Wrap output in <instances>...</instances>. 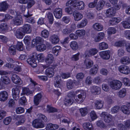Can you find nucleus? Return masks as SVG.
<instances>
[{
    "mask_svg": "<svg viewBox=\"0 0 130 130\" xmlns=\"http://www.w3.org/2000/svg\"><path fill=\"white\" fill-rule=\"evenodd\" d=\"M76 94H78L77 97L78 99H75L76 102L78 103H82L86 97V93L85 92L82 90H78L76 91Z\"/></svg>",
    "mask_w": 130,
    "mask_h": 130,
    "instance_id": "obj_1",
    "label": "nucleus"
},
{
    "mask_svg": "<svg viewBox=\"0 0 130 130\" xmlns=\"http://www.w3.org/2000/svg\"><path fill=\"white\" fill-rule=\"evenodd\" d=\"M37 60L36 54L34 53L32 54L27 59V61L32 67L35 68L37 66Z\"/></svg>",
    "mask_w": 130,
    "mask_h": 130,
    "instance_id": "obj_2",
    "label": "nucleus"
},
{
    "mask_svg": "<svg viewBox=\"0 0 130 130\" xmlns=\"http://www.w3.org/2000/svg\"><path fill=\"white\" fill-rule=\"evenodd\" d=\"M108 84L111 88L115 90L119 89L122 85L121 82L115 80H113L109 82Z\"/></svg>",
    "mask_w": 130,
    "mask_h": 130,
    "instance_id": "obj_3",
    "label": "nucleus"
},
{
    "mask_svg": "<svg viewBox=\"0 0 130 130\" xmlns=\"http://www.w3.org/2000/svg\"><path fill=\"white\" fill-rule=\"evenodd\" d=\"M100 116L103 118L104 121L107 123H109L112 120L113 117L110 114H108L106 112H103Z\"/></svg>",
    "mask_w": 130,
    "mask_h": 130,
    "instance_id": "obj_4",
    "label": "nucleus"
},
{
    "mask_svg": "<svg viewBox=\"0 0 130 130\" xmlns=\"http://www.w3.org/2000/svg\"><path fill=\"white\" fill-rule=\"evenodd\" d=\"M110 51L106 50L101 52L99 53V55L104 60H108L110 57Z\"/></svg>",
    "mask_w": 130,
    "mask_h": 130,
    "instance_id": "obj_5",
    "label": "nucleus"
},
{
    "mask_svg": "<svg viewBox=\"0 0 130 130\" xmlns=\"http://www.w3.org/2000/svg\"><path fill=\"white\" fill-rule=\"evenodd\" d=\"M33 126L37 128H42L44 127V124L40 120H35L32 122Z\"/></svg>",
    "mask_w": 130,
    "mask_h": 130,
    "instance_id": "obj_6",
    "label": "nucleus"
},
{
    "mask_svg": "<svg viewBox=\"0 0 130 130\" xmlns=\"http://www.w3.org/2000/svg\"><path fill=\"white\" fill-rule=\"evenodd\" d=\"M118 69L120 72L125 74H128L130 72V70L128 67L126 66H120L118 67Z\"/></svg>",
    "mask_w": 130,
    "mask_h": 130,
    "instance_id": "obj_7",
    "label": "nucleus"
},
{
    "mask_svg": "<svg viewBox=\"0 0 130 130\" xmlns=\"http://www.w3.org/2000/svg\"><path fill=\"white\" fill-rule=\"evenodd\" d=\"M53 13L55 17L57 19L61 18L62 14V10L60 8H55L53 11Z\"/></svg>",
    "mask_w": 130,
    "mask_h": 130,
    "instance_id": "obj_8",
    "label": "nucleus"
},
{
    "mask_svg": "<svg viewBox=\"0 0 130 130\" xmlns=\"http://www.w3.org/2000/svg\"><path fill=\"white\" fill-rule=\"evenodd\" d=\"M9 5L6 1L0 3V11L5 12L9 8Z\"/></svg>",
    "mask_w": 130,
    "mask_h": 130,
    "instance_id": "obj_9",
    "label": "nucleus"
},
{
    "mask_svg": "<svg viewBox=\"0 0 130 130\" xmlns=\"http://www.w3.org/2000/svg\"><path fill=\"white\" fill-rule=\"evenodd\" d=\"M54 60V58L53 55L48 54L46 56L45 61L46 64L49 66L53 62Z\"/></svg>",
    "mask_w": 130,
    "mask_h": 130,
    "instance_id": "obj_10",
    "label": "nucleus"
},
{
    "mask_svg": "<svg viewBox=\"0 0 130 130\" xmlns=\"http://www.w3.org/2000/svg\"><path fill=\"white\" fill-rule=\"evenodd\" d=\"M13 23L15 25H19L23 23L22 19L20 15H18L13 19Z\"/></svg>",
    "mask_w": 130,
    "mask_h": 130,
    "instance_id": "obj_11",
    "label": "nucleus"
},
{
    "mask_svg": "<svg viewBox=\"0 0 130 130\" xmlns=\"http://www.w3.org/2000/svg\"><path fill=\"white\" fill-rule=\"evenodd\" d=\"M32 15V14L30 13L29 11H27L26 12L24 13V16L26 18H28L27 20V22L31 24H33L35 23V21L33 18L30 17Z\"/></svg>",
    "mask_w": 130,
    "mask_h": 130,
    "instance_id": "obj_12",
    "label": "nucleus"
},
{
    "mask_svg": "<svg viewBox=\"0 0 130 130\" xmlns=\"http://www.w3.org/2000/svg\"><path fill=\"white\" fill-rule=\"evenodd\" d=\"M22 30L24 33L27 34L30 33L32 31L31 28L30 26L28 24H25L21 27Z\"/></svg>",
    "mask_w": 130,
    "mask_h": 130,
    "instance_id": "obj_13",
    "label": "nucleus"
},
{
    "mask_svg": "<svg viewBox=\"0 0 130 130\" xmlns=\"http://www.w3.org/2000/svg\"><path fill=\"white\" fill-rule=\"evenodd\" d=\"M11 79L13 82L15 84L21 85L22 81L19 77L16 74H13L11 77Z\"/></svg>",
    "mask_w": 130,
    "mask_h": 130,
    "instance_id": "obj_14",
    "label": "nucleus"
},
{
    "mask_svg": "<svg viewBox=\"0 0 130 130\" xmlns=\"http://www.w3.org/2000/svg\"><path fill=\"white\" fill-rule=\"evenodd\" d=\"M116 12L115 9L113 8H110L106 10V14L107 17L110 18L114 16Z\"/></svg>",
    "mask_w": 130,
    "mask_h": 130,
    "instance_id": "obj_15",
    "label": "nucleus"
},
{
    "mask_svg": "<svg viewBox=\"0 0 130 130\" xmlns=\"http://www.w3.org/2000/svg\"><path fill=\"white\" fill-rule=\"evenodd\" d=\"M16 37L19 39H22L24 35V33L20 28L18 29L14 32Z\"/></svg>",
    "mask_w": 130,
    "mask_h": 130,
    "instance_id": "obj_16",
    "label": "nucleus"
},
{
    "mask_svg": "<svg viewBox=\"0 0 130 130\" xmlns=\"http://www.w3.org/2000/svg\"><path fill=\"white\" fill-rule=\"evenodd\" d=\"M8 93L5 91L0 92V101L4 102L6 100L8 97Z\"/></svg>",
    "mask_w": 130,
    "mask_h": 130,
    "instance_id": "obj_17",
    "label": "nucleus"
},
{
    "mask_svg": "<svg viewBox=\"0 0 130 130\" xmlns=\"http://www.w3.org/2000/svg\"><path fill=\"white\" fill-rule=\"evenodd\" d=\"M45 74L49 77H52L54 74V69L52 67L47 68L45 71Z\"/></svg>",
    "mask_w": 130,
    "mask_h": 130,
    "instance_id": "obj_18",
    "label": "nucleus"
},
{
    "mask_svg": "<svg viewBox=\"0 0 130 130\" xmlns=\"http://www.w3.org/2000/svg\"><path fill=\"white\" fill-rule=\"evenodd\" d=\"M59 38L56 35H53L50 37V40L53 44H56L59 41Z\"/></svg>",
    "mask_w": 130,
    "mask_h": 130,
    "instance_id": "obj_19",
    "label": "nucleus"
},
{
    "mask_svg": "<svg viewBox=\"0 0 130 130\" xmlns=\"http://www.w3.org/2000/svg\"><path fill=\"white\" fill-rule=\"evenodd\" d=\"M73 15L75 21L80 20L83 18V15L80 13L75 11L73 12Z\"/></svg>",
    "mask_w": 130,
    "mask_h": 130,
    "instance_id": "obj_20",
    "label": "nucleus"
},
{
    "mask_svg": "<svg viewBox=\"0 0 130 130\" xmlns=\"http://www.w3.org/2000/svg\"><path fill=\"white\" fill-rule=\"evenodd\" d=\"M43 40L41 37H37L35 38L32 41V44L35 45L38 44H40L43 42Z\"/></svg>",
    "mask_w": 130,
    "mask_h": 130,
    "instance_id": "obj_21",
    "label": "nucleus"
},
{
    "mask_svg": "<svg viewBox=\"0 0 130 130\" xmlns=\"http://www.w3.org/2000/svg\"><path fill=\"white\" fill-rule=\"evenodd\" d=\"M95 106L97 109H100L103 106V102L101 100H97L94 102Z\"/></svg>",
    "mask_w": 130,
    "mask_h": 130,
    "instance_id": "obj_22",
    "label": "nucleus"
},
{
    "mask_svg": "<svg viewBox=\"0 0 130 130\" xmlns=\"http://www.w3.org/2000/svg\"><path fill=\"white\" fill-rule=\"evenodd\" d=\"M1 80L4 84L6 85L10 84L11 82V81L9 77L6 76H2Z\"/></svg>",
    "mask_w": 130,
    "mask_h": 130,
    "instance_id": "obj_23",
    "label": "nucleus"
},
{
    "mask_svg": "<svg viewBox=\"0 0 130 130\" xmlns=\"http://www.w3.org/2000/svg\"><path fill=\"white\" fill-rule=\"evenodd\" d=\"M76 7H77L79 10H83L85 7L84 3L82 1L76 2V5H73V7H74L75 8Z\"/></svg>",
    "mask_w": 130,
    "mask_h": 130,
    "instance_id": "obj_24",
    "label": "nucleus"
},
{
    "mask_svg": "<svg viewBox=\"0 0 130 130\" xmlns=\"http://www.w3.org/2000/svg\"><path fill=\"white\" fill-rule=\"evenodd\" d=\"M75 81L74 80H72L71 79L68 80L67 83V88L69 89H72L74 86Z\"/></svg>",
    "mask_w": 130,
    "mask_h": 130,
    "instance_id": "obj_25",
    "label": "nucleus"
},
{
    "mask_svg": "<svg viewBox=\"0 0 130 130\" xmlns=\"http://www.w3.org/2000/svg\"><path fill=\"white\" fill-rule=\"evenodd\" d=\"M121 20L120 18H113L110 20L109 23L111 25H113L120 22Z\"/></svg>",
    "mask_w": 130,
    "mask_h": 130,
    "instance_id": "obj_26",
    "label": "nucleus"
},
{
    "mask_svg": "<svg viewBox=\"0 0 130 130\" xmlns=\"http://www.w3.org/2000/svg\"><path fill=\"white\" fill-rule=\"evenodd\" d=\"M84 62L87 69L90 68L92 67L93 64V61L89 59H86L85 60Z\"/></svg>",
    "mask_w": 130,
    "mask_h": 130,
    "instance_id": "obj_27",
    "label": "nucleus"
},
{
    "mask_svg": "<svg viewBox=\"0 0 130 130\" xmlns=\"http://www.w3.org/2000/svg\"><path fill=\"white\" fill-rule=\"evenodd\" d=\"M72 26H73V28L72 27L71 28H66L63 29L62 31L63 33L65 35H67L70 34L73 31L75 30V25H73Z\"/></svg>",
    "mask_w": 130,
    "mask_h": 130,
    "instance_id": "obj_28",
    "label": "nucleus"
},
{
    "mask_svg": "<svg viewBox=\"0 0 130 130\" xmlns=\"http://www.w3.org/2000/svg\"><path fill=\"white\" fill-rule=\"evenodd\" d=\"M93 27L94 29L99 31L102 30L103 28V26L99 23H96L93 24Z\"/></svg>",
    "mask_w": 130,
    "mask_h": 130,
    "instance_id": "obj_29",
    "label": "nucleus"
},
{
    "mask_svg": "<svg viewBox=\"0 0 130 130\" xmlns=\"http://www.w3.org/2000/svg\"><path fill=\"white\" fill-rule=\"evenodd\" d=\"M42 97V95L41 93L38 94L34 97V102L35 104L36 105L39 104V102L40 101Z\"/></svg>",
    "mask_w": 130,
    "mask_h": 130,
    "instance_id": "obj_30",
    "label": "nucleus"
},
{
    "mask_svg": "<svg viewBox=\"0 0 130 130\" xmlns=\"http://www.w3.org/2000/svg\"><path fill=\"white\" fill-rule=\"evenodd\" d=\"M87 23V21L86 19H83L80 23H79L77 25L78 28H83L85 26Z\"/></svg>",
    "mask_w": 130,
    "mask_h": 130,
    "instance_id": "obj_31",
    "label": "nucleus"
},
{
    "mask_svg": "<svg viewBox=\"0 0 130 130\" xmlns=\"http://www.w3.org/2000/svg\"><path fill=\"white\" fill-rule=\"evenodd\" d=\"M46 15L50 24H52L54 20V17L52 13L51 12H48L46 14Z\"/></svg>",
    "mask_w": 130,
    "mask_h": 130,
    "instance_id": "obj_32",
    "label": "nucleus"
},
{
    "mask_svg": "<svg viewBox=\"0 0 130 130\" xmlns=\"http://www.w3.org/2000/svg\"><path fill=\"white\" fill-rule=\"evenodd\" d=\"M121 62L124 64H129L130 63V59L128 56L123 57L121 59Z\"/></svg>",
    "mask_w": 130,
    "mask_h": 130,
    "instance_id": "obj_33",
    "label": "nucleus"
},
{
    "mask_svg": "<svg viewBox=\"0 0 130 130\" xmlns=\"http://www.w3.org/2000/svg\"><path fill=\"white\" fill-rule=\"evenodd\" d=\"M108 44L104 42H103L99 44V49L101 50H104L108 48Z\"/></svg>",
    "mask_w": 130,
    "mask_h": 130,
    "instance_id": "obj_34",
    "label": "nucleus"
},
{
    "mask_svg": "<svg viewBox=\"0 0 130 130\" xmlns=\"http://www.w3.org/2000/svg\"><path fill=\"white\" fill-rule=\"evenodd\" d=\"M105 2L103 0L100 1L98 3V4L96 6V8L98 10H101L104 6Z\"/></svg>",
    "mask_w": 130,
    "mask_h": 130,
    "instance_id": "obj_35",
    "label": "nucleus"
},
{
    "mask_svg": "<svg viewBox=\"0 0 130 130\" xmlns=\"http://www.w3.org/2000/svg\"><path fill=\"white\" fill-rule=\"evenodd\" d=\"M73 6V7H66L64 9V11L65 12L69 14H71L73 13L75 9Z\"/></svg>",
    "mask_w": 130,
    "mask_h": 130,
    "instance_id": "obj_36",
    "label": "nucleus"
},
{
    "mask_svg": "<svg viewBox=\"0 0 130 130\" xmlns=\"http://www.w3.org/2000/svg\"><path fill=\"white\" fill-rule=\"evenodd\" d=\"M97 65L94 66L90 70L89 74L91 75H94L97 73L98 68Z\"/></svg>",
    "mask_w": 130,
    "mask_h": 130,
    "instance_id": "obj_37",
    "label": "nucleus"
},
{
    "mask_svg": "<svg viewBox=\"0 0 130 130\" xmlns=\"http://www.w3.org/2000/svg\"><path fill=\"white\" fill-rule=\"evenodd\" d=\"M83 126L85 130H92L93 129L92 125L89 122L84 123Z\"/></svg>",
    "mask_w": 130,
    "mask_h": 130,
    "instance_id": "obj_38",
    "label": "nucleus"
},
{
    "mask_svg": "<svg viewBox=\"0 0 130 130\" xmlns=\"http://www.w3.org/2000/svg\"><path fill=\"white\" fill-rule=\"evenodd\" d=\"M125 43V40L118 41L115 43L114 45L117 47H121L124 46Z\"/></svg>",
    "mask_w": 130,
    "mask_h": 130,
    "instance_id": "obj_39",
    "label": "nucleus"
},
{
    "mask_svg": "<svg viewBox=\"0 0 130 130\" xmlns=\"http://www.w3.org/2000/svg\"><path fill=\"white\" fill-rule=\"evenodd\" d=\"M91 91L92 93H99L100 92L101 89L100 88L97 86H93L91 88Z\"/></svg>",
    "mask_w": 130,
    "mask_h": 130,
    "instance_id": "obj_40",
    "label": "nucleus"
},
{
    "mask_svg": "<svg viewBox=\"0 0 130 130\" xmlns=\"http://www.w3.org/2000/svg\"><path fill=\"white\" fill-rule=\"evenodd\" d=\"M19 121L16 122V124L17 125H19L24 123L25 120L24 116L23 115H21L19 118Z\"/></svg>",
    "mask_w": 130,
    "mask_h": 130,
    "instance_id": "obj_41",
    "label": "nucleus"
},
{
    "mask_svg": "<svg viewBox=\"0 0 130 130\" xmlns=\"http://www.w3.org/2000/svg\"><path fill=\"white\" fill-rule=\"evenodd\" d=\"M73 103V100L71 99H65L64 100V103L65 105L68 106L71 105Z\"/></svg>",
    "mask_w": 130,
    "mask_h": 130,
    "instance_id": "obj_42",
    "label": "nucleus"
},
{
    "mask_svg": "<svg viewBox=\"0 0 130 130\" xmlns=\"http://www.w3.org/2000/svg\"><path fill=\"white\" fill-rule=\"evenodd\" d=\"M9 54L11 55H15L16 52V50L15 47L14 46H11L9 48Z\"/></svg>",
    "mask_w": 130,
    "mask_h": 130,
    "instance_id": "obj_43",
    "label": "nucleus"
},
{
    "mask_svg": "<svg viewBox=\"0 0 130 130\" xmlns=\"http://www.w3.org/2000/svg\"><path fill=\"white\" fill-rule=\"evenodd\" d=\"M121 109L122 112L124 113L129 115L130 113V110L125 105H123L121 107Z\"/></svg>",
    "mask_w": 130,
    "mask_h": 130,
    "instance_id": "obj_44",
    "label": "nucleus"
},
{
    "mask_svg": "<svg viewBox=\"0 0 130 130\" xmlns=\"http://www.w3.org/2000/svg\"><path fill=\"white\" fill-rule=\"evenodd\" d=\"M86 31L84 30H78L76 31V34L77 36L80 37L84 36L86 34Z\"/></svg>",
    "mask_w": 130,
    "mask_h": 130,
    "instance_id": "obj_45",
    "label": "nucleus"
},
{
    "mask_svg": "<svg viewBox=\"0 0 130 130\" xmlns=\"http://www.w3.org/2000/svg\"><path fill=\"white\" fill-rule=\"evenodd\" d=\"M55 82L54 83V85L55 87L59 88V85L61 83V80L60 77L56 76L55 77Z\"/></svg>",
    "mask_w": 130,
    "mask_h": 130,
    "instance_id": "obj_46",
    "label": "nucleus"
},
{
    "mask_svg": "<svg viewBox=\"0 0 130 130\" xmlns=\"http://www.w3.org/2000/svg\"><path fill=\"white\" fill-rule=\"evenodd\" d=\"M70 46L73 50H75L78 48V46L76 42L75 41H72L70 43Z\"/></svg>",
    "mask_w": 130,
    "mask_h": 130,
    "instance_id": "obj_47",
    "label": "nucleus"
},
{
    "mask_svg": "<svg viewBox=\"0 0 130 130\" xmlns=\"http://www.w3.org/2000/svg\"><path fill=\"white\" fill-rule=\"evenodd\" d=\"M61 47L59 46H56L54 47L53 48V53L55 55L57 56L59 51L61 49Z\"/></svg>",
    "mask_w": 130,
    "mask_h": 130,
    "instance_id": "obj_48",
    "label": "nucleus"
},
{
    "mask_svg": "<svg viewBox=\"0 0 130 130\" xmlns=\"http://www.w3.org/2000/svg\"><path fill=\"white\" fill-rule=\"evenodd\" d=\"M49 32L46 30H44L42 31L41 34V36L45 38H47L49 36Z\"/></svg>",
    "mask_w": 130,
    "mask_h": 130,
    "instance_id": "obj_49",
    "label": "nucleus"
},
{
    "mask_svg": "<svg viewBox=\"0 0 130 130\" xmlns=\"http://www.w3.org/2000/svg\"><path fill=\"white\" fill-rule=\"evenodd\" d=\"M87 109L86 107L81 108L79 111L82 116H84L87 113Z\"/></svg>",
    "mask_w": 130,
    "mask_h": 130,
    "instance_id": "obj_50",
    "label": "nucleus"
},
{
    "mask_svg": "<svg viewBox=\"0 0 130 130\" xmlns=\"http://www.w3.org/2000/svg\"><path fill=\"white\" fill-rule=\"evenodd\" d=\"M17 50L20 51H22L23 50V44L22 42H18L16 45Z\"/></svg>",
    "mask_w": 130,
    "mask_h": 130,
    "instance_id": "obj_51",
    "label": "nucleus"
},
{
    "mask_svg": "<svg viewBox=\"0 0 130 130\" xmlns=\"http://www.w3.org/2000/svg\"><path fill=\"white\" fill-rule=\"evenodd\" d=\"M26 3L27 4L26 8L30 9L35 4V2L33 0H29L27 1Z\"/></svg>",
    "mask_w": 130,
    "mask_h": 130,
    "instance_id": "obj_52",
    "label": "nucleus"
},
{
    "mask_svg": "<svg viewBox=\"0 0 130 130\" xmlns=\"http://www.w3.org/2000/svg\"><path fill=\"white\" fill-rule=\"evenodd\" d=\"M38 119L42 121L46 122L47 120V117L41 114H39L38 115Z\"/></svg>",
    "mask_w": 130,
    "mask_h": 130,
    "instance_id": "obj_53",
    "label": "nucleus"
},
{
    "mask_svg": "<svg viewBox=\"0 0 130 130\" xmlns=\"http://www.w3.org/2000/svg\"><path fill=\"white\" fill-rule=\"evenodd\" d=\"M37 58L38 61L42 62L44 61V60L45 57L43 54H40L38 55L37 56Z\"/></svg>",
    "mask_w": 130,
    "mask_h": 130,
    "instance_id": "obj_54",
    "label": "nucleus"
},
{
    "mask_svg": "<svg viewBox=\"0 0 130 130\" xmlns=\"http://www.w3.org/2000/svg\"><path fill=\"white\" fill-rule=\"evenodd\" d=\"M46 48V47L44 44H42L38 46L37 47V51L40 52L42 51L45 50Z\"/></svg>",
    "mask_w": 130,
    "mask_h": 130,
    "instance_id": "obj_55",
    "label": "nucleus"
},
{
    "mask_svg": "<svg viewBox=\"0 0 130 130\" xmlns=\"http://www.w3.org/2000/svg\"><path fill=\"white\" fill-rule=\"evenodd\" d=\"M126 93V90L125 89L123 88L119 91V96L120 97H123L125 95Z\"/></svg>",
    "mask_w": 130,
    "mask_h": 130,
    "instance_id": "obj_56",
    "label": "nucleus"
},
{
    "mask_svg": "<svg viewBox=\"0 0 130 130\" xmlns=\"http://www.w3.org/2000/svg\"><path fill=\"white\" fill-rule=\"evenodd\" d=\"M96 125L98 126L104 128H105L106 127L103 121L101 120L97 121Z\"/></svg>",
    "mask_w": 130,
    "mask_h": 130,
    "instance_id": "obj_57",
    "label": "nucleus"
},
{
    "mask_svg": "<svg viewBox=\"0 0 130 130\" xmlns=\"http://www.w3.org/2000/svg\"><path fill=\"white\" fill-rule=\"evenodd\" d=\"M116 32V29L113 27H110L109 28L108 30V33L110 36L112 34H115Z\"/></svg>",
    "mask_w": 130,
    "mask_h": 130,
    "instance_id": "obj_58",
    "label": "nucleus"
},
{
    "mask_svg": "<svg viewBox=\"0 0 130 130\" xmlns=\"http://www.w3.org/2000/svg\"><path fill=\"white\" fill-rule=\"evenodd\" d=\"M6 112L3 110H0V120H2V119L5 117L7 114Z\"/></svg>",
    "mask_w": 130,
    "mask_h": 130,
    "instance_id": "obj_59",
    "label": "nucleus"
},
{
    "mask_svg": "<svg viewBox=\"0 0 130 130\" xmlns=\"http://www.w3.org/2000/svg\"><path fill=\"white\" fill-rule=\"evenodd\" d=\"M0 29L2 30L6 31L8 29V26L6 23H3L0 26Z\"/></svg>",
    "mask_w": 130,
    "mask_h": 130,
    "instance_id": "obj_60",
    "label": "nucleus"
},
{
    "mask_svg": "<svg viewBox=\"0 0 130 130\" xmlns=\"http://www.w3.org/2000/svg\"><path fill=\"white\" fill-rule=\"evenodd\" d=\"M119 106H114L111 108V111L112 113H116L119 111Z\"/></svg>",
    "mask_w": 130,
    "mask_h": 130,
    "instance_id": "obj_61",
    "label": "nucleus"
},
{
    "mask_svg": "<svg viewBox=\"0 0 130 130\" xmlns=\"http://www.w3.org/2000/svg\"><path fill=\"white\" fill-rule=\"evenodd\" d=\"M80 54L78 53L74 55H73L71 58L72 60L73 61H76L79 59V55Z\"/></svg>",
    "mask_w": 130,
    "mask_h": 130,
    "instance_id": "obj_62",
    "label": "nucleus"
},
{
    "mask_svg": "<svg viewBox=\"0 0 130 130\" xmlns=\"http://www.w3.org/2000/svg\"><path fill=\"white\" fill-rule=\"evenodd\" d=\"M15 111L17 113L19 114L23 112L24 111V109L22 107H18L16 108Z\"/></svg>",
    "mask_w": 130,
    "mask_h": 130,
    "instance_id": "obj_63",
    "label": "nucleus"
},
{
    "mask_svg": "<svg viewBox=\"0 0 130 130\" xmlns=\"http://www.w3.org/2000/svg\"><path fill=\"white\" fill-rule=\"evenodd\" d=\"M123 27L125 28H130V23L128 21H123L122 22Z\"/></svg>",
    "mask_w": 130,
    "mask_h": 130,
    "instance_id": "obj_64",
    "label": "nucleus"
}]
</instances>
